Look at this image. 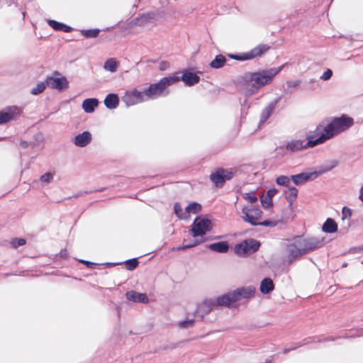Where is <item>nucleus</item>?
I'll list each match as a JSON object with an SVG mask.
<instances>
[{
	"instance_id": "f257e3e1",
	"label": "nucleus",
	"mask_w": 363,
	"mask_h": 363,
	"mask_svg": "<svg viewBox=\"0 0 363 363\" xmlns=\"http://www.w3.org/2000/svg\"><path fill=\"white\" fill-rule=\"evenodd\" d=\"M325 244V239L320 237L295 236L285 242V249L287 254V263L292 262L318 248Z\"/></svg>"
},
{
	"instance_id": "f03ea898",
	"label": "nucleus",
	"mask_w": 363,
	"mask_h": 363,
	"mask_svg": "<svg viewBox=\"0 0 363 363\" xmlns=\"http://www.w3.org/2000/svg\"><path fill=\"white\" fill-rule=\"evenodd\" d=\"M283 66L263 69L259 72H247L243 77L245 84L249 86L246 89V95L256 94L259 89L269 84L272 79L282 69Z\"/></svg>"
},
{
	"instance_id": "7ed1b4c3",
	"label": "nucleus",
	"mask_w": 363,
	"mask_h": 363,
	"mask_svg": "<svg viewBox=\"0 0 363 363\" xmlns=\"http://www.w3.org/2000/svg\"><path fill=\"white\" fill-rule=\"evenodd\" d=\"M353 124V118L346 115H342L340 117L333 118L331 121L326 125L325 134L322 135L316 140L311 143L313 145L323 143L326 140L333 138L335 135L347 130L352 127Z\"/></svg>"
},
{
	"instance_id": "20e7f679",
	"label": "nucleus",
	"mask_w": 363,
	"mask_h": 363,
	"mask_svg": "<svg viewBox=\"0 0 363 363\" xmlns=\"http://www.w3.org/2000/svg\"><path fill=\"white\" fill-rule=\"evenodd\" d=\"M180 81L177 76H169L162 78L157 83L151 84L148 87L144 88L141 91L144 101L157 99L162 96H167L169 91L168 86Z\"/></svg>"
},
{
	"instance_id": "39448f33",
	"label": "nucleus",
	"mask_w": 363,
	"mask_h": 363,
	"mask_svg": "<svg viewBox=\"0 0 363 363\" xmlns=\"http://www.w3.org/2000/svg\"><path fill=\"white\" fill-rule=\"evenodd\" d=\"M261 244L253 238L244 240L235 246V253L240 257H245L253 254L259 250Z\"/></svg>"
},
{
	"instance_id": "423d86ee",
	"label": "nucleus",
	"mask_w": 363,
	"mask_h": 363,
	"mask_svg": "<svg viewBox=\"0 0 363 363\" xmlns=\"http://www.w3.org/2000/svg\"><path fill=\"white\" fill-rule=\"evenodd\" d=\"M212 230V223L206 218L196 217L191 225V235L194 238L203 236Z\"/></svg>"
},
{
	"instance_id": "0eeeda50",
	"label": "nucleus",
	"mask_w": 363,
	"mask_h": 363,
	"mask_svg": "<svg viewBox=\"0 0 363 363\" xmlns=\"http://www.w3.org/2000/svg\"><path fill=\"white\" fill-rule=\"evenodd\" d=\"M262 212L259 206H247L242 208V219L253 226H257V223L261 218Z\"/></svg>"
},
{
	"instance_id": "6e6552de",
	"label": "nucleus",
	"mask_w": 363,
	"mask_h": 363,
	"mask_svg": "<svg viewBox=\"0 0 363 363\" xmlns=\"http://www.w3.org/2000/svg\"><path fill=\"white\" fill-rule=\"evenodd\" d=\"M59 75H60L59 72H53L52 76H48L46 77L45 82L47 86L50 89H56L59 91H62L68 88L69 82L65 77H55Z\"/></svg>"
},
{
	"instance_id": "1a4fd4ad",
	"label": "nucleus",
	"mask_w": 363,
	"mask_h": 363,
	"mask_svg": "<svg viewBox=\"0 0 363 363\" xmlns=\"http://www.w3.org/2000/svg\"><path fill=\"white\" fill-rule=\"evenodd\" d=\"M234 177V172L230 169L218 168L210 175V179L216 187H222L225 182Z\"/></svg>"
},
{
	"instance_id": "9d476101",
	"label": "nucleus",
	"mask_w": 363,
	"mask_h": 363,
	"mask_svg": "<svg viewBox=\"0 0 363 363\" xmlns=\"http://www.w3.org/2000/svg\"><path fill=\"white\" fill-rule=\"evenodd\" d=\"M270 47L266 44H260L252 49L250 52L242 53V55H230V57L232 59L244 61L259 57L264 52H266Z\"/></svg>"
},
{
	"instance_id": "9b49d317",
	"label": "nucleus",
	"mask_w": 363,
	"mask_h": 363,
	"mask_svg": "<svg viewBox=\"0 0 363 363\" xmlns=\"http://www.w3.org/2000/svg\"><path fill=\"white\" fill-rule=\"evenodd\" d=\"M23 113V109L16 106H9L0 111V125L16 120Z\"/></svg>"
},
{
	"instance_id": "f8f14e48",
	"label": "nucleus",
	"mask_w": 363,
	"mask_h": 363,
	"mask_svg": "<svg viewBox=\"0 0 363 363\" xmlns=\"http://www.w3.org/2000/svg\"><path fill=\"white\" fill-rule=\"evenodd\" d=\"M235 303L242 299H250L252 298L256 291L253 286H247L238 288L231 291Z\"/></svg>"
},
{
	"instance_id": "ddd939ff",
	"label": "nucleus",
	"mask_w": 363,
	"mask_h": 363,
	"mask_svg": "<svg viewBox=\"0 0 363 363\" xmlns=\"http://www.w3.org/2000/svg\"><path fill=\"white\" fill-rule=\"evenodd\" d=\"M318 177V174L316 171L301 172L291 176V181L296 186L302 185L309 181H313Z\"/></svg>"
},
{
	"instance_id": "4468645a",
	"label": "nucleus",
	"mask_w": 363,
	"mask_h": 363,
	"mask_svg": "<svg viewBox=\"0 0 363 363\" xmlns=\"http://www.w3.org/2000/svg\"><path fill=\"white\" fill-rule=\"evenodd\" d=\"M123 101L128 106H133L136 104L145 101L141 91L133 89L130 91H126L123 97Z\"/></svg>"
},
{
	"instance_id": "2eb2a0df",
	"label": "nucleus",
	"mask_w": 363,
	"mask_h": 363,
	"mask_svg": "<svg viewBox=\"0 0 363 363\" xmlns=\"http://www.w3.org/2000/svg\"><path fill=\"white\" fill-rule=\"evenodd\" d=\"M215 304L213 303V299H206L204 300L201 304L197 306V308L195 312V316L196 318H199L200 320H202L203 318L210 313L213 310V307H215Z\"/></svg>"
},
{
	"instance_id": "dca6fc26",
	"label": "nucleus",
	"mask_w": 363,
	"mask_h": 363,
	"mask_svg": "<svg viewBox=\"0 0 363 363\" xmlns=\"http://www.w3.org/2000/svg\"><path fill=\"white\" fill-rule=\"evenodd\" d=\"M326 125H323L320 124L318 125L314 131L310 132V133L307 135L308 142L306 143V146H309L310 147H315L318 144H313L311 142H313L318 139L322 135H324L325 133Z\"/></svg>"
},
{
	"instance_id": "f3484780",
	"label": "nucleus",
	"mask_w": 363,
	"mask_h": 363,
	"mask_svg": "<svg viewBox=\"0 0 363 363\" xmlns=\"http://www.w3.org/2000/svg\"><path fill=\"white\" fill-rule=\"evenodd\" d=\"M91 140L92 136L91 133L86 130L77 135L73 138L72 142L77 147H84L91 142Z\"/></svg>"
},
{
	"instance_id": "a211bd4d",
	"label": "nucleus",
	"mask_w": 363,
	"mask_h": 363,
	"mask_svg": "<svg viewBox=\"0 0 363 363\" xmlns=\"http://www.w3.org/2000/svg\"><path fill=\"white\" fill-rule=\"evenodd\" d=\"M281 100V97H277L273 101L270 102L262 111L260 115L259 123H265L267 119L272 116L274 113L275 108L277 104Z\"/></svg>"
},
{
	"instance_id": "6ab92c4d",
	"label": "nucleus",
	"mask_w": 363,
	"mask_h": 363,
	"mask_svg": "<svg viewBox=\"0 0 363 363\" xmlns=\"http://www.w3.org/2000/svg\"><path fill=\"white\" fill-rule=\"evenodd\" d=\"M213 299L216 306L230 307L233 303H235L231 291Z\"/></svg>"
},
{
	"instance_id": "aec40b11",
	"label": "nucleus",
	"mask_w": 363,
	"mask_h": 363,
	"mask_svg": "<svg viewBox=\"0 0 363 363\" xmlns=\"http://www.w3.org/2000/svg\"><path fill=\"white\" fill-rule=\"evenodd\" d=\"M157 13L152 11L143 13L135 18L133 21L136 26H143L155 20Z\"/></svg>"
},
{
	"instance_id": "412c9836",
	"label": "nucleus",
	"mask_w": 363,
	"mask_h": 363,
	"mask_svg": "<svg viewBox=\"0 0 363 363\" xmlns=\"http://www.w3.org/2000/svg\"><path fill=\"white\" fill-rule=\"evenodd\" d=\"M180 80H182L185 85L191 86L199 83L200 77L194 72L185 71L183 72L182 77H179Z\"/></svg>"
},
{
	"instance_id": "4be33fe9",
	"label": "nucleus",
	"mask_w": 363,
	"mask_h": 363,
	"mask_svg": "<svg viewBox=\"0 0 363 363\" xmlns=\"http://www.w3.org/2000/svg\"><path fill=\"white\" fill-rule=\"evenodd\" d=\"M128 300L135 303H147L149 301L148 297L145 294L139 293L135 291H130L125 294Z\"/></svg>"
},
{
	"instance_id": "5701e85b",
	"label": "nucleus",
	"mask_w": 363,
	"mask_h": 363,
	"mask_svg": "<svg viewBox=\"0 0 363 363\" xmlns=\"http://www.w3.org/2000/svg\"><path fill=\"white\" fill-rule=\"evenodd\" d=\"M310 147L309 146H306V143H304L303 140H292L287 143L285 150L290 152H296L300 151L303 149H306Z\"/></svg>"
},
{
	"instance_id": "b1692460",
	"label": "nucleus",
	"mask_w": 363,
	"mask_h": 363,
	"mask_svg": "<svg viewBox=\"0 0 363 363\" xmlns=\"http://www.w3.org/2000/svg\"><path fill=\"white\" fill-rule=\"evenodd\" d=\"M207 247L214 252L219 253H226L229 250V244L226 241H220L210 244Z\"/></svg>"
},
{
	"instance_id": "393cba45",
	"label": "nucleus",
	"mask_w": 363,
	"mask_h": 363,
	"mask_svg": "<svg viewBox=\"0 0 363 363\" xmlns=\"http://www.w3.org/2000/svg\"><path fill=\"white\" fill-rule=\"evenodd\" d=\"M274 289V284L271 278H264L260 283L259 290L263 294H267Z\"/></svg>"
},
{
	"instance_id": "a878e982",
	"label": "nucleus",
	"mask_w": 363,
	"mask_h": 363,
	"mask_svg": "<svg viewBox=\"0 0 363 363\" xmlns=\"http://www.w3.org/2000/svg\"><path fill=\"white\" fill-rule=\"evenodd\" d=\"M118 104L119 99L116 94H108L104 99V104L108 109L116 108L118 106Z\"/></svg>"
},
{
	"instance_id": "bb28decb",
	"label": "nucleus",
	"mask_w": 363,
	"mask_h": 363,
	"mask_svg": "<svg viewBox=\"0 0 363 363\" xmlns=\"http://www.w3.org/2000/svg\"><path fill=\"white\" fill-rule=\"evenodd\" d=\"M99 101L96 99L90 98L84 100L82 102V108L84 112L90 113L94 112L95 108L98 106Z\"/></svg>"
},
{
	"instance_id": "cd10ccee",
	"label": "nucleus",
	"mask_w": 363,
	"mask_h": 363,
	"mask_svg": "<svg viewBox=\"0 0 363 363\" xmlns=\"http://www.w3.org/2000/svg\"><path fill=\"white\" fill-rule=\"evenodd\" d=\"M337 230V225L332 218H328L323 225V231L328 233H335Z\"/></svg>"
},
{
	"instance_id": "c85d7f7f",
	"label": "nucleus",
	"mask_w": 363,
	"mask_h": 363,
	"mask_svg": "<svg viewBox=\"0 0 363 363\" xmlns=\"http://www.w3.org/2000/svg\"><path fill=\"white\" fill-rule=\"evenodd\" d=\"M339 162L337 160H331L326 163L325 165L321 166L316 170L318 174V177L324 173H326L338 165Z\"/></svg>"
},
{
	"instance_id": "c756f323",
	"label": "nucleus",
	"mask_w": 363,
	"mask_h": 363,
	"mask_svg": "<svg viewBox=\"0 0 363 363\" xmlns=\"http://www.w3.org/2000/svg\"><path fill=\"white\" fill-rule=\"evenodd\" d=\"M226 58L223 55H218L210 63V67L214 69L221 68L225 63Z\"/></svg>"
},
{
	"instance_id": "7c9ffc66",
	"label": "nucleus",
	"mask_w": 363,
	"mask_h": 363,
	"mask_svg": "<svg viewBox=\"0 0 363 363\" xmlns=\"http://www.w3.org/2000/svg\"><path fill=\"white\" fill-rule=\"evenodd\" d=\"M288 188L289 190L286 192V199L289 204H292L297 198L298 189L295 186H289Z\"/></svg>"
},
{
	"instance_id": "2f4dec72",
	"label": "nucleus",
	"mask_w": 363,
	"mask_h": 363,
	"mask_svg": "<svg viewBox=\"0 0 363 363\" xmlns=\"http://www.w3.org/2000/svg\"><path fill=\"white\" fill-rule=\"evenodd\" d=\"M174 213L179 219H186L189 217V215L186 213V211L184 213L183 212L182 206L179 203H174Z\"/></svg>"
},
{
	"instance_id": "473e14b6",
	"label": "nucleus",
	"mask_w": 363,
	"mask_h": 363,
	"mask_svg": "<svg viewBox=\"0 0 363 363\" xmlns=\"http://www.w3.org/2000/svg\"><path fill=\"white\" fill-rule=\"evenodd\" d=\"M100 33V30L98 28L82 30L81 33L86 38H96Z\"/></svg>"
},
{
	"instance_id": "72a5a7b5",
	"label": "nucleus",
	"mask_w": 363,
	"mask_h": 363,
	"mask_svg": "<svg viewBox=\"0 0 363 363\" xmlns=\"http://www.w3.org/2000/svg\"><path fill=\"white\" fill-rule=\"evenodd\" d=\"M201 210V205L196 202H193L189 204L186 208L185 211L189 215V213H197Z\"/></svg>"
},
{
	"instance_id": "f704fd0d",
	"label": "nucleus",
	"mask_w": 363,
	"mask_h": 363,
	"mask_svg": "<svg viewBox=\"0 0 363 363\" xmlns=\"http://www.w3.org/2000/svg\"><path fill=\"white\" fill-rule=\"evenodd\" d=\"M104 68L106 70L113 72L117 69V62L113 58L108 59L105 62Z\"/></svg>"
},
{
	"instance_id": "c9c22d12",
	"label": "nucleus",
	"mask_w": 363,
	"mask_h": 363,
	"mask_svg": "<svg viewBox=\"0 0 363 363\" xmlns=\"http://www.w3.org/2000/svg\"><path fill=\"white\" fill-rule=\"evenodd\" d=\"M291 177L287 176H279L276 178V182L278 185L289 187L291 183Z\"/></svg>"
},
{
	"instance_id": "e433bc0d",
	"label": "nucleus",
	"mask_w": 363,
	"mask_h": 363,
	"mask_svg": "<svg viewBox=\"0 0 363 363\" xmlns=\"http://www.w3.org/2000/svg\"><path fill=\"white\" fill-rule=\"evenodd\" d=\"M46 82H40L38 83L35 87H33L31 91H30V93L33 95H38L42 92H43V91L46 88Z\"/></svg>"
},
{
	"instance_id": "4c0bfd02",
	"label": "nucleus",
	"mask_w": 363,
	"mask_h": 363,
	"mask_svg": "<svg viewBox=\"0 0 363 363\" xmlns=\"http://www.w3.org/2000/svg\"><path fill=\"white\" fill-rule=\"evenodd\" d=\"M125 267L128 270L132 271L135 269L139 264V262L137 258H133L128 259L125 262Z\"/></svg>"
},
{
	"instance_id": "58836bf2",
	"label": "nucleus",
	"mask_w": 363,
	"mask_h": 363,
	"mask_svg": "<svg viewBox=\"0 0 363 363\" xmlns=\"http://www.w3.org/2000/svg\"><path fill=\"white\" fill-rule=\"evenodd\" d=\"M194 319H187L179 321L178 323V326L180 329H186L192 327L194 325Z\"/></svg>"
},
{
	"instance_id": "ea45409f",
	"label": "nucleus",
	"mask_w": 363,
	"mask_h": 363,
	"mask_svg": "<svg viewBox=\"0 0 363 363\" xmlns=\"http://www.w3.org/2000/svg\"><path fill=\"white\" fill-rule=\"evenodd\" d=\"M242 197L252 205L257 201V197L253 193H244Z\"/></svg>"
},
{
	"instance_id": "a19ab883",
	"label": "nucleus",
	"mask_w": 363,
	"mask_h": 363,
	"mask_svg": "<svg viewBox=\"0 0 363 363\" xmlns=\"http://www.w3.org/2000/svg\"><path fill=\"white\" fill-rule=\"evenodd\" d=\"M48 23L54 30L62 31L64 23L57 22L55 20H49Z\"/></svg>"
},
{
	"instance_id": "79ce46f5",
	"label": "nucleus",
	"mask_w": 363,
	"mask_h": 363,
	"mask_svg": "<svg viewBox=\"0 0 363 363\" xmlns=\"http://www.w3.org/2000/svg\"><path fill=\"white\" fill-rule=\"evenodd\" d=\"M40 179L42 182L49 184L53 180V174L50 172H46L40 177Z\"/></svg>"
},
{
	"instance_id": "37998d69",
	"label": "nucleus",
	"mask_w": 363,
	"mask_h": 363,
	"mask_svg": "<svg viewBox=\"0 0 363 363\" xmlns=\"http://www.w3.org/2000/svg\"><path fill=\"white\" fill-rule=\"evenodd\" d=\"M301 81L300 80H295V81H287L286 85L288 86V92L292 93L293 90L290 89H294L300 85Z\"/></svg>"
},
{
	"instance_id": "c03bdc74",
	"label": "nucleus",
	"mask_w": 363,
	"mask_h": 363,
	"mask_svg": "<svg viewBox=\"0 0 363 363\" xmlns=\"http://www.w3.org/2000/svg\"><path fill=\"white\" fill-rule=\"evenodd\" d=\"M26 243V241L23 238H15L12 240L11 245L13 247L17 248L20 246H23Z\"/></svg>"
},
{
	"instance_id": "a18cd8bd",
	"label": "nucleus",
	"mask_w": 363,
	"mask_h": 363,
	"mask_svg": "<svg viewBox=\"0 0 363 363\" xmlns=\"http://www.w3.org/2000/svg\"><path fill=\"white\" fill-rule=\"evenodd\" d=\"M352 216V210L346 206H344L342 210V219L345 220L350 218Z\"/></svg>"
},
{
	"instance_id": "49530a36",
	"label": "nucleus",
	"mask_w": 363,
	"mask_h": 363,
	"mask_svg": "<svg viewBox=\"0 0 363 363\" xmlns=\"http://www.w3.org/2000/svg\"><path fill=\"white\" fill-rule=\"evenodd\" d=\"M333 76V71L330 69H328L326 71L323 72L322 76L320 77V79L326 81L331 78Z\"/></svg>"
},
{
	"instance_id": "de8ad7c7",
	"label": "nucleus",
	"mask_w": 363,
	"mask_h": 363,
	"mask_svg": "<svg viewBox=\"0 0 363 363\" xmlns=\"http://www.w3.org/2000/svg\"><path fill=\"white\" fill-rule=\"evenodd\" d=\"M261 203L263 207L267 208L272 205V200L271 199L267 198L266 196L261 198Z\"/></svg>"
},
{
	"instance_id": "09e8293b",
	"label": "nucleus",
	"mask_w": 363,
	"mask_h": 363,
	"mask_svg": "<svg viewBox=\"0 0 363 363\" xmlns=\"http://www.w3.org/2000/svg\"><path fill=\"white\" fill-rule=\"evenodd\" d=\"M257 225H263V226H275L276 223L274 221L269 220H265L263 221H257Z\"/></svg>"
},
{
	"instance_id": "8fccbe9b",
	"label": "nucleus",
	"mask_w": 363,
	"mask_h": 363,
	"mask_svg": "<svg viewBox=\"0 0 363 363\" xmlns=\"http://www.w3.org/2000/svg\"><path fill=\"white\" fill-rule=\"evenodd\" d=\"M204 242V240H195L192 242L186 244L188 245V248H191L195 246H197Z\"/></svg>"
},
{
	"instance_id": "3c124183",
	"label": "nucleus",
	"mask_w": 363,
	"mask_h": 363,
	"mask_svg": "<svg viewBox=\"0 0 363 363\" xmlns=\"http://www.w3.org/2000/svg\"><path fill=\"white\" fill-rule=\"evenodd\" d=\"M79 262L82 263H84L88 268H90V269H94L95 267V266L96 265V263L91 262L89 261H86V260L82 259Z\"/></svg>"
},
{
	"instance_id": "603ef678",
	"label": "nucleus",
	"mask_w": 363,
	"mask_h": 363,
	"mask_svg": "<svg viewBox=\"0 0 363 363\" xmlns=\"http://www.w3.org/2000/svg\"><path fill=\"white\" fill-rule=\"evenodd\" d=\"M277 193V190L276 189H271L267 191V198L272 199V197Z\"/></svg>"
},
{
	"instance_id": "864d4df0",
	"label": "nucleus",
	"mask_w": 363,
	"mask_h": 363,
	"mask_svg": "<svg viewBox=\"0 0 363 363\" xmlns=\"http://www.w3.org/2000/svg\"><path fill=\"white\" fill-rule=\"evenodd\" d=\"M20 145H21V147L22 148H24V149L27 148V147H28L30 146H32V147L33 146V144H31V143H28L27 141H21V143H20Z\"/></svg>"
},
{
	"instance_id": "5fc2aeb1",
	"label": "nucleus",
	"mask_w": 363,
	"mask_h": 363,
	"mask_svg": "<svg viewBox=\"0 0 363 363\" xmlns=\"http://www.w3.org/2000/svg\"><path fill=\"white\" fill-rule=\"evenodd\" d=\"M186 249H189V248H188V245L186 244V245H180L179 247H174L172 250H177V251H180V250H186Z\"/></svg>"
},
{
	"instance_id": "6e6d98bb",
	"label": "nucleus",
	"mask_w": 363,
	"mask_h": 363,
	"mask_svg": "<svg viewBox=\"0 0 363 363\" xmlns=\"http://www.w3.org/2000/svg\"><path fill=\"white\" fill-rule=\"evenodd\" d=\"M62 27L63 28H62V31H63V32L69 33V32H71L72 30V27H70L69 26H67L65 24H64Z\"/></svg>"
},
{
	"instance_id": "4d7b16f0",
	"label": "nucleus",
	"mask_w": 363,
	"mask_h": 363,
	"mask_svg": "<svg viewBox=\"0 0 363 363\" xmlns=\"http://www.w3.org/2000/svg\"><path fill=\"white\" fill-rule=\"evenodd\" d=\"M298 346L294 347H290V348H285L283 350L284 354H286L287 352L296 350Z\"/></svg>"
},
{
	"instance_id": "13d9d810",
	"label": "nucleus",
	"mask_w": 363,
	"mask_h": 363,
	"mask_svg": "<svg viewBox=\"0 0 363 363\" xmlns=\"http://www.w3.org/2000/svg\"><path fill=\"white\" fill-rule=\"evenodd\" d=\"M60 255L61 257L66 258L67 257V252L66 250H61Z\"/></svg>"
},
{
	"instance_id": "bf43d9fd",
	"label": "nucleus",
	"mask_w": 363,
	"mask_h": 363,
	"mask_svg": "<svg viewBox=\"0 0 363 363\" xmlns=\"http://www.w3.org/2000/svg\"><path fill=\"white\" fill-rule=\"evenodd\" d=\"M359 199L363 203V186L360 189Z\"/></svg>"
},
{
	"instance_id": "052dcab7",
	"label": "nucleus",
	"mask_w": 363,
	"mask_h": 363,
	"mask_svg": "<svg viewBox=\"0 0 363 363\" xmlns=\"http://www.w3.org/2000/svg\"><path fill=\"white\" fill-rule=\"evenodd\" d=\"M336 338H335V337L325 338V339H324V341H333Z\"/></svg>"
},
{
	"instance_id": "680f3d73",
	"label": "nucleus",
	"mask_w": 363,
	"mask_h": 363,
	"mask_svg": "<svg viewBox=\"0 0 363 363\" xmlns=\"http://www.w3.org/2000/svg\"><path fill=\"white\" fill-rule=\"evenodd\" d=\"M82 194H83L82 193H79L77 195H75L74 197H77V196H81Z\"/></svg>"
},
{
	"instance_id": "e2e57ef3",
	"label": "nucleus",
	"mask_w": 363,
	"mask_h": 363,
	"mask_svg": "<svg viewBox=\"0 0 363 363\" xmlns=\"http://www.w3.org/2000/svg\"><path fill=\"white\" fill-rule=\"evenodd\" d=\"M310 82H311V83H313V82H314V80H313V79H311V80H310Z\"/></svg>"
},
{
	"instance_id": "0e129e2a",
	"label": "nucleus",
	"mask_w": 363,
	"mask_h": 363,
	"mask_svg": "<svg viewBox=\"0 0 363 363\" xmlns=\"http://www.w3.org/2000/svg\"><path fill=\"white\" fill-rule=\"evenodd\" d=\"M4 139H5V138H0V140H3Z\"/></svg>"
},
{
	"instance_id": "69168bd1",
	"label": "nucleus",
	"mask_w": 363,
	"mask_h": 363,
	"mask_svg": "<svg viewBox=\"0 0 363 363\" xmlns=\"http://www.w3.org/2000/svg\"><path fill=\"white\" fill-rule=\"evenodd\" d=\"M108 264L111 265V264H114L113 263H108Z\"/></svg>"
}]
</instances>
